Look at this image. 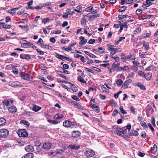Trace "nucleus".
<instances>
[{
    "instance_id": "49",
    "label": "nucleus",
    "mask_w": 158,
    "mask_h": 158,
    "mask_svg": "<svg viewBox=\"0 0 158 158\" xmlns=\"http://www.w3.org/2000/svg\"><path fill=\"white\" fill-rule=\"evenodd\" d=\"M43 7H44L48 6L49 5H51V3L49 2H47V3H41Z\"/></svg>"
},
{
    "instance_id": "41",
    "label": "nucleus",
    "mask_w": 158,
    "mask_h": 158,
    "mask_svg": "<svg viewBox=\"0 0 158 158\" xmlns=\"http://www.w3.org/2000/svg\"><path fill=\"white\" fill-rule=\"evenodd\" d=\"M137 0H126L125 3L127 4H129L136 2Z\"/></svg>"
},
{
    "instance_id": "60",
    "label": "nucleus",
    "mask_w": 158,
    "mask_h": 158,
    "mask_svg": "<svg viewBox=\"0 0 158 158\" xmlns=\"http://www.w3.org/2000/svg\"><path fill=\"white\" fill-rule=\"evenodd\" d=\"M111 58L114 59L116 61L118 62L119 60V57L118 56H112Z\"/></svg>"
},
{
    "instance_id": "37",
    "label": "nucleus",
    "mask_w": 158,
    "mask_h": 158,
    "mask_svg": "<svg viewBox=\"0 0 158 158\" xmlns=\"http://www.w3.org/2000/svg\"><path fill=\"white\" fill-rule=\"evenodd\" d=\"M93 6H91L88 7L86 8L85 11L87 12L91 11L93 10Z\"/></svg>"
},
{
    "instance_id": "23",
    "label": "nucleus",
    "mask_w": 158,
    "mask_h": 158,
    "mask_svg": "<svg viewBox=\"0 0 158 158\" xmlns=\"http://www.w3.org/2000/svg\"><path fill=\"white\" fill-rule=\"evenodd\" d=\"M157 150V146L154 144L152 148H151V152L152 153L155 154Z\"/></svg>"
},
{
    "instance_id": "29",
    "label": "nucleus",
    "mask_w": 158,
    "mask_h": 158,
    "mask_svg": "<svg viewBox=\"0 0 158 158\" xmlns=\"http://www.w3.org/2000/svg\"><path fill=\"white\" fill-rule=\"evenodd\" d=\"M93 108H94L95 111L97 113H99L100 111V109L98 106H96L95 104H93Z\"/></svg>"
},
{
    "instance_id": "17",
    "label": "nucleus",
    "mask_w": 158,
    "mask_h": 158,
    "mask_svg": "<svg viewBox=\"0 0 158 158\" xmlns=\"http://www.w3.org/2000/svg\"><path fill=\"white\" fill-rule=\"evenodd\" d=\"M52 146L51 144L49 143H46L43 144V147L44 149H49Z\"/></svg>"
},
{
    "instance_id": "45",
    "label": "nucleus",
    "mask_w": 158,
    "mask_h": 158,
    "mask_svg": "<svg viewBox=\"0 0 158 158\" xmlns=\"http://www.w3.org/2000/svg\"><path fill=\"white\" fill-rule=\"evenodd\" d=\"M123 82V81L120 79L117 80L116 84L118 86H120Z\"/></svg>"
},
{
    "instance_id": "52",
    "label": "nucleus",
    "mask_w": 158,
    "mask_h": 158,
    "mask_svg": "<svg viewBox=\"0 0 158 158\" xmlns=\"http://www.w3.org/2000/svg\"><path fill=\"white\" fill-rule=\"evenodd\" d=\"M78 80V81L82 83H86V81L84 80V79L83 78L81 77L79 78Z\"/></svg>"
},
{
    "instance_id": "2",
    "label": "nucleus",
    "mask_w": 158,
    "mask_h": 158,
    "mask_svg": "<svg viewBox=\"0 0 158 158\" xmlns=\"http://www.w3.org/2000/svg\"><path fill=\"white\" fill-rule=\"evenodd\" d=\"M115 131L116 133L119 136L124 137L126 136L125 133L127 131L126 129L123 130L121 128H117Z\"/></svg>"
},
{
    "instance_id": "4",
    "label": "nucleus",
    "mask_w": 158,
    "mask_h": 158,
    "mask_svg": "<svg viewBox=\"0 0 158 158\" xmlns=\"http://www.w3.org/2000/svg\"><path fill=\"white\" fill-rule=\"evenodd\" d=\"M9 131L5 129L0 130V140L2 139V138H5L7 137L9 134Z\"/></svg>"
},
{
    "instance_id": "48",
    "label": "nucleus",
    "mask_w": 158,
    "mask_h": 158,
    "mask_svg": "<svg viewBox=\"0 0 158 158\" xmlns=\"http://www.w3.org/2000/svg\"><path fill=\"white\" fill-rule=\"evenodd\" d=\"M119 109L121 112L124 114H126L127 113V112L123 110V107L122 106H120L119 107Z\"/></svg>"
},
{
    "instance_id": "42",
    "label": "nucleus",
    "mask_w": 158,
    "mask_h": 158,
    "mask_svg": "<svg viewBox=\"0 0 158 158\" xmlns=\"http://www.w3.org/2000/svg\"><path fill=\"white\" fill-rule=\"evenodd\" d=\"M43 8V6L41 3H40L39 5L38 6H36L34 7L35 9L36 10H40Z\"/></svg>"
},
{
    "instance_id": "27",
    "label": "nucleus",
    "mask_w": 158,
    "mask_h": 158,
    "mask_svg": "<svg viewBox=\"0 0 158 158\" xmlns=\"http://www.w3.org/2000/svg\"><path fill=\"white\" fill-rule=\"evenodd\" d=\"M34 155L32 153H28L25 155L24 158H33Z\"/></svg>"
},
{
    "instance_id": "55",
    "label": "nucleus",
    "mask_w": 158,
    "mask_h": 158,
    "mask_svg": "<svg viewBox=\"0 0 158 158\" xmlns=\"http://www.w3.org/2000/svg\"><path fill=\"white\" fill-rule=\"evenodd\" d=\"M92 68L94 70L97 71L98 72H101V69L99 68H97L93 66L92 67Z\"/></svg>"
},
{
    "instance_id": "51",
    "label": "nucleus",
    "mask_w": 158,
    "mask_h": 158,
    "mask_svg": "<svg viewBox=\"0 0 158 158\" xmlns=\"http://www.w3.org/2000/svg\"><path fill=\"white\" fill-rule=\"evenodd\" d=\"M25 113L26 115L29 116H31L33 115V113L31 112H28L27 111H25Z\"/></svg>"
},
{
    "instance_id": "9",
    "label": "nucleus",
    "mask_w": 158,
    "mask_h": 158,
    "mask_svg": "<svg viewBox=\"0 0 158 158\" xmlns=\"http://www.w3.org/2000/svg\"><path fill=\"white\" fill-rule=\"evenodd\" d=\"M72 136L73 138L79 137L81 135V133L79 131H73L72 132Z\"/></svg>"
},
{
    "instance_id": "14",
    "label": "nucleus",
    "mask_w": 158,
    "mask_h": 158,
    "mask_svg": "<svg viewBox=\"0 0 158 158\" xmlns=\"http://www.w3.org/2000/svg\"><path fill=\"white\" fill-rule=\"evenodd\" d=\"M135 56H134L133 55H130L125 56L126 59L125 60L128 61L129 60H133L135 59Z\"/></svg>"
},
{
    "instance_id": "34",
    "label": "nucleus",
    "mask_w": 158,
    "mask_h": 158,
    "mask_svg": "<svg viewBox=\"0 0 158 158\" xmlns=\"http://www.w3.org/2000/svg\"><path fill=\"white\" fill-rule=\"evenodd\" d=\"M50 21V19L48 18H44L42 20V22L44 24H46L47 22H49Z\"/></svg>"
},
{
    "instance_id": "21",
    "label": "nucleus",
    "mask_w": 158,
    "mask_h": 158,
    "mask_svg": "<svg viewBox=\"0 0 158 158\" xmlns=\"http://www.w3.org/2000/svg\"><path fill=\"white\" fill-rule=\"evenodd\" d=\"M41 108L40 107L34 105L32 107V110L36 112L40 110Z\"/></svg>"
},
{
    "instance_id": "8",
    "label": "nucleus",
    "mask_w": 158,
    "mask_h": 158,
    "mask_svg": "<svg viewBox=\"0 0 158 158\" xmlns=\"http://www.w3.org/2000/svg\"><path fill=\"white\" fill-rule=\"evenodd\" d=\"M13 102V101L11 99H6L3 101L2 103L3 105L8 106L12 105Z\"/></svg>"
},
{
    "instance_id": "56",
    "label": "nucleus",
    "mask_w": 158,
    "mask_h": 158,
    "mask_svg": "<svg viewBox=\"0 0 158 158\" xmlns=\"http://www.w3.org/2000/svg\"><path fill=\"white\" fill-rule=\"evenodd\" d=\"M72 98L73 100L77 101H79L80 100L79 98L76 95H74L73 97H72Z\"/></svg>"
},
{
    "instance_id": "12",
    "label": "nucleus",
    "mask_w": 158,
    "mask_h": 158,
    "mask_svg": "<svg viewBox=\"0 0 158 158\" xmlns=\"http://www.w3.org/2000/svg\"><path fill=\"white\" fill-rule=\"evenodd\" d=\"M55 56L57 58L61 59L63 61H64V58H65L67 60L70 61V59L68 57L65 56H64L63 55H60L58 54H57Z\"/></svg>"
},
{
    "instance_id": "3",
    "label": "nucleus",
    "mask_w": 158,
    "mask_h": 158,
    "mask_svg": "<svg viewBox=\"0 0 158 158\" xmlns=\"http://www.w3.org/2000/svg\"><path fill=\"white\" fill-rule=\"evenodd\" d=\"M17 134L20 137H26L28 136V133L24 129H21L17 131Z\"/></svg>"
},
{
    "instance_id": "62",
    "label": "nucleus",
    "mask_w": 158,
    "mask_h": 158,
    "mask_svg": "<svg viewBox=\"0 0 158 158\" xmlns=\"http://www.w3.org/2000/svg\"><path fill=\"white\" fill-rule=\"evenodd\" d=\"M141 136L143 138H145L146 136V135L145 131H142L141 132Z\"/></svg>"
},
{
    "instance_id": "10",
    "label": "nucleus",
    "mask_w": 158,
    "mask_h": 158,
    "mask_svg": "<svg viewBox=\"0 0 158 158\" xmlns=\"http://www.w3.org/2000/svg\"><path fill=\"white\" fill-rule=\"evenodd\" d=\"M81 40L79 42V44L81 45L80 47H81L83 45L85 44L87 42V39H85V37L83 36H81L79 37Z\"/></svg>"
},
{
    "instance_id": "5",
    "label": "nucleus",
    "mask_w": 158,
    "mask_h": 158,
    "mask_svg": "<svg viewBox=\"0 0 158 158\" xmlns=\"http://www.w3.org/2000/svg\"><path fill=\"white\" fill-rule=\"evenodd\" d=\"M8 85L12 87H19L21 86V83L18 81H11L9 82Z\"/></svg>"
},
{
    "instance_id": "7",
    "label": "nucleus",
    "mask_w": 158,
    "mask_h": 158,
    "mask_svg": "<svg viewBox=\"0 0 158 158\" xmlns=\"http://www.w3.org/2000/svg\"><path fill=\"white\" fill-rule=\"evenodd\" d=\"M21 77L24 80L29 81L32 77H30L29 74H27L23 72L21 73Z\"/></svg>"
},
{
    "instance_id": "54",
    "label": "nucleus",
    "mask_w": 158,
    "mask_h": 158,
    "mask_svg": "<svg viewBox=\"0 0 158 158\" xmlns=\"http://www.w3.org/2000/svg\"><path fill=\"white\" fill-rule=\"evenodd\" d=\"M71 88L72 90L74 92H77L78 90L76 86H75L74 85V86H71Z\"/></svg>"
},
{
    "instance_id": "33",
    "label": "nucleus",
    "mask_w": 158,
    "mask_h": 158,
    "mask_svg": "<svg viewBox=\"0 0 158 158\" xmlns=\"http://www.w3.org/2000/svg\"><path fill=\"white\" fill-rule=\"evenodd\" d=\"M127 7L126 6H122L118 10V12H122L125 11L127 9Z\"/></svg>"
},
{
    "instance_id": "32",
    "label": "nucleus",
    "mask_w": 158,
    "mask_h": 158,
    "mask_svg": "<svg viewBox=\"0 0 158 158\" xmlns=\"http://www.w3.org/2000/svg\"><path fill=\"white\" fill-rule=\"evenodd\" d=\"M81 24L82 25H86V19L82 18L81 20Z\"/></svg>"
},
{
    "instance_id": "58",
    "label": "nucleus",
    "mask_w": 158,
    "mask_h": 158,
    "mask_svg": "<svg viewBox=\"0 0 158 158\" xmlns=\"http://www.w3.org/2000/svg\"><path fill=\"white\" fill-rule=\"evenodd\" d=\"M68 15H70L69 14V13L68 14V13L66 12L63 14L62 16L64 18L66 19L68 18Z\"/></svg>"
},
{
    "instance_id": "40",
    "label": "nucleus",
    "mask_w": 158,
    "mask_h": 158,
    "mask_svg": "<svg viewBox=\"0 0 158 158\" xmlns=\"http://www.w3.org/2000/svg\"><path fill=\"white\" fill-rule=\"evenodd\" d=\"M154 66L153 65H151L150 66L148 67H147L145 69V71H150L152 69H153L154 68Z\"/></svg>"
},
{
    "instance_id": "25",
    "label": "nucleus",
    "mask_w": 158,
    "mask_h": 158,
    "mask_svg": "<svg viewBox=\"0 0 158 158\" xmlns=\"http://www.w3.org/2000/svg\"><path fill=\"white\" fill-rule=\"evenodd\" d=\"M69 147L72 149H78L80 148L79 146H76L75 145H69Z\"/></svg>"
},
{
    "instance_id": "11",
    "label": "nucleus",
    "mask_w": 158,
    "mask_h": 158,
    "mask_svg": "<svg viewBox=\"0 0 158 158\" xmlns=\"http://www.w3.org/2000/svg\"><path fill=\"white\" fill-rule=\"evenodd\" d=\"M108 50L111 51L110 53V55L112 56L115 54L116 52H118V49L110 47L108 48Z\"/></svg>"
},
{
    "instance_id": "22",
    "label": "nucleus",
    "mask_w": 158,
    "mask_h": 158,
    "mask_svg": "<svg viewBox=\"0 0 158 158\" xmlns=\"http://www.w3.org/2000/svg\"><path fill=\"white\" fill-rule=\"evenodd\" d=\"M63 117V115L60 114H57L54 117V119H58L61 118Z\"/></svg>"
},
{
    "instance_id": "36",
    "label": "nucleus",
    "mask_w": 158,
    "mask_h": 158,
    "mask_svg": "<svg viewBox=\"0 0 158 158\" xmlns=\"http://www.w3.org/2000/svg\"><path fill=\"white\" fill-rule=\"evenodd\" d=\"M40 69L42 70H46L47 69V67L44 64H41L40 65Z\"/></svg>"
},
{
    "instance_id": "38",
    "label": "nucleus",
    "mask_w": 158,
    "mask_h": 158,
    "mask_svg": "<svg viewBox=\"0 0 158 158\" xmlns=\"http://www.w3.org/2000/svg\"><path fill=\"white\" fill-rule=\"evenodd\" d=\"M75 106H76L77 108L80 110H83L84 109L83 107L78 103H77V104H76Z\"/></svg>"
},
{
    "instance_id": "39",
    "label": "nucleus",
    "mask_w": 158,
    "mask_h": 158,
    "mask_svg": "<svg viewBox=\"0 0 158 158\" xmlns=\"http://www.w3.org/2000/svg\"><path fill=\"white\" fill-rule=\"evenodd\" d=\"M129 84L127 82V81H126L123 84L122 87L123 88H127L129 85Z\"/></svg>"
},
{
    "instance_id": "44",
    "label": "nucleus",
    "mask_w": 158,
    "mask_h": 158,
    "mask_svg": "<svg viewBox=\"0 0 158 158\" xmlns=\"http://www.w3.org/2000/svg\"><path fill=\"white\" fill-rule=\"evenodd\" d=\"M128 17L127 15H118V18L119 19H124Z\"/></svg>"
},
{
    "instance_id": "64",
    "label": "nucleus",
    "mask_w": 158,
    "mask_h": 158,
    "mask_svg": "<svg viewBox=\"0 0 158 158\" xmlns=\"http://www.w3.org/2000/svg\"><path fill=\"white\" fill-rule=\"evenodd\" d=\"M132 62L134 65L137 66H139L140 63L137 62L135 60L133 61Z\"/></svg>"
},
{
    "instance_id": "61",
    "label": "nucleus",
    "mask_w": 158,
    "mask_h": 158,
    "mask_svg": "<svg viewBox=\"0 0 158 158\" xmlns=\"http://www.w3.org/2000/svg\"><path fill=\"white\" fill-rule=\"evenodd\" d=\"M148 126L150 128L152 132H153L155 130L154 128L152 127V126H151V124L150 123H148Z\"/></svg>"
},
{
    "instance_id": "57",
    "label": "nucleus",
    "mask_w": 158,
    "mask_h": 158,
    "mask_svg": "<svg viewBox=\"0 0 158 158\" xmlns=\"http://www.w3.org/2000/svg\"><path fill=\"white\" fill-rule=\"evenodd\" d=\"M155 119L154 117L151 118V123L154 126H156Z\"/></svg>"
},
{
    "instance_id": "28",
    "label": "nucleus",
    "mask_w": 158,
    "mask_h": 158,
    "mask_svg": "<svg viewBox=\"0 0 158 158\" xmlns=\"http://www.w3.org/2000/svg\"><path fill=\"white\" fill-rule=\"evenodd\" d=\"M19 27L22 29H23L26 32H27L29 30L28 27V25L23 26L20 25H19Z\"/></svg>"
},
{
    "instance_id": "20",
    "label": "nucleus",
    "mask_w": 158,
    "mask_h": 158,
    "mask_svg": "<svg viewBox=\"0 0 158 158\" xmlns=\"http://www.w3.org/2000/svg\"><path fill=\"white\" fill-rule=\"evenodd\" d=\"M144 50L147 51L149 49V43L148 42L144 41L143 43Z\"/></svg>"
},
{
    "instance_id": "30",
    "label": "nucleus",
    "mask_w": 158,
    "mask_h": 158,
    "mask_svg": "<svg viewBox=\"0 0 158 158\" xmlns=\"http://www.w3.org/2000/svg\"><path fill=\"white\" fill-rule=\"evenodd\" d=\"M41 47L43 48L47 49H48L51 50L52 49V47L48 45H42L41 46Z\"/></svg>"
},
{
    "instance_id": "43",
    "label": "nucleus",
    "mask_w": 158,
    "mask_h": 158,
    "mask_svg": "<svg viewBox=\"0 0 158 158\" xmlns=\"http://www.w3.org/2000/svg\"><path fill=\"white\" fill-rule=\"evenodd\" d=\"M140 124L143 127L145 128L148 127V125H147L146 123L143 121L141 122Z\"/></svg>"
},
{
    "instance_id": "46",
    "label": "nucleus",
    "mask_w": 158,
    "mask_h": 158,
    "mask_svg": "<svg viewBox=\"0 0 158 158\" xmlns=\"http://www.w3.org/2000/svg\"><path fill=\"white\" fill-rule=\"evenodd\" d=\"M142 10L140 9H137L135 12L136 14L138 15H139L140 14H142Z\"/></svg>"
},
{
    "instance_id": "63",
    "label": "nucleus",
    "mask_w": 158,
    "mask_h": 158,
    "mask_svg": "<svg viewBox=\"0 0 158 158\" xmlns=\"http://www.w3.org/2000/svg\"><path fill=\"white\" fill-rule=\"evenodd\" d=\"M132 134L135 136H137L139 135L138 132L136 131H133L132 132Z\"/></svg>"
},
{
    "instance_id": "53",
    "label": "nucleus",
    "mask_w": 158,
    "mask_h": 158,
    "mask_svg": "<svg viewBox=\"0 0 158 158\" xmlns=\"http://www.w3.org/2000/svg\"><path fill=\"white\" fill-rule=\"evenodd\" d=\"M145 73L144 72H142V71H139L138 73V75L139 76H141L142 77H144L145 75Z\"/></svg>"
},
{
    "instance_id": "24",
    "label": "nucleus",
    "mask_w": 158,
    "mask_h": 158,
    "mask_svg": "<svg viewBox=\"0 0 158 158\" xmlns=\"http://www.w3.org/2000/svg\"><path fill=\"white\" fill-rule=\"evenodd\" d=\"M6 123V120L3 118H0V126H2Z\"/></svg>"
},
{
    "instance_id": "26",
    "label": "nucleus",
    "mask_w": 158,
    "mask_h": 158,
    "mask_svg": "<svg viewBox=\"0 0 158 158\" xmlns=\"http://www.w3.org/2000/svg\"><path fill=\"white\" fill-rule=\"evenodd\" d=\"M48 122L50 123L53 125H56L58 123V122L57 120L48 119Z\"/></svg>"
},
{
    "instance_id": "15",
    "label": "nucleus",
    "mask_w": 158,
    "mask_h": 158,
    "mask_svg": "<svg viewBox=\"0 0 158 158\" xmlns=\"http://www.w3.org/2000/svg\"><path fill=\"white\" fill-rule=\"evenodd\" d=\"M135 84L136 86L139 87L142 90H145L146 89V87L141 83L137 82L135 83Z\"/></svg>"
},
{
    "instance_id": "47",
    "label": "nucleus",
    "mask_w": 158,
    "mask_h": 158,
    "mask_svg": "<svg viewBox=\"0 0 158 158\" xmlns=\"http://www.w3.org/2000/svg\"><path fill=\"white\" fill-rule=\"evenodd\" d=\"M136 109L134 107L131 106L130 107V110L133 114H135V110Z\"/></svg>"
},
{
    "instance_id": "35",
    "label": "nucleus",
    "mask_w": 158,
    "mask_h": 158,
    "mask_svg": "<svg viewBox=\"0 0 158 158\" xmlns=\"http://www.w3.org/2000/svg\"><path fill=\"white\" fill-rule=\"evenodd\" d=\"M11 25H10L5 24L4 23H3L2 27L8 29H9Z\"/></svg>"
},
{
    "instance_id": "13",
    "label": "nucleus",
    "mask_w": 158,
    "mask_h": 158,
    "mask_svg": "<svg viewBox=\"0 0 158 158\" xmlns=\"http://www.w3.org/2000/svg\"><path fill=\"white\" fill-rule=\"evenodd\" d=\"M93 51H95L101 53H105L106 52L105 50L102 47H100L98 49H93Z\"/></svg>"
},
{
    "instance_id": "50",
    "label": "nucleus",
    "mask_w": 158,
    "mask_h": 158,
    "mask_svg": "<svg viewBox=\"0 0 158 158\" xmlns=\"http://www.w3.org/2000/svg\"><path fill=\"white\" fill-rule=\"evenodd\" d=\"M134 73L133 72L130 73L128 75L127 78H132L133 77Z\"/></svg>"
},
{
    "instance_id": "19",
    "label": "nucleus",
    "mask_w": 158,
    "mask_h": 158,
    "mask_svg": "<svg viewBox=\"0 0 158 158\" xmlns=\"http://www.w3.org/2000/svg\"><path fill=\"white\" fill-rule=\"evenodd\" d=\"M8 110L10 112L13 113L16 111L17 109L15 106H12L9 107Z\"/></svg>"
},
{
    "instance_id": "16",
    "label": "nucleus",
    "mask_w": 158,
    "mask_h": 158,
    "mask_svg": "<svg viewBox=\"0 0 158 158\" xmlns=\"http://www.w3.org/2000/svg\"><path fill=\"white\" fill-rule=\"evenodd\" d=\"M25 150L27 152H32L34 150V148L33 146L27 145L25 148Z\"/></svg>"
},
{
    "instance_id": "31",
    "label": "nucleus",
    "mask_w": 158,
    "mask_h": 158,
    "mask_svg": "<svg viewBox=\"0 0 158 158\" xmlns=\"http://www.w3.org/2000/svg\"><path fill=\"white\" fill-rule=\"evenodd\" d=\"M21 123L24 124V125H26L27 127H28L30 125V123L27 121L26 120H22L21 121Z\"/></svg>"
},
{
    "instance_id": "1",
    "label": "nucleus",
    "mask_w": 158,
    "mask_h": 158,
    "mask_svg": "<svg viewBox=\"0 0 158 158\" xmlns=\"http://www.w3.org/2000/svg\"><path fill=\"white\" fill-rule=\"evenodd\" d=\"M63 126L66 127H75L77 126V124L75 121L69 120L64 121L63 123Z\"/></svg>"
},
{
    "instance_id": "59",
    "label": "nucleus",
    "mask_w": 158,
    "mask_h": 158,
    "mask_svg": "<svg viewBox=\"0 0 158 158\" xmlns=\"http://www.w3.org/2000/svg\"><path fill=\"white\" fill-rule=\"evenodd\" d=\"M110 102L111 104L115 106L116 104V102L113 100L111 99L110 101Z\"/></svg>"
},
{
    "instance_id": "18",
    "label": "nucleus",
    "mask_w": 158,
    "mask_h": 158,
    "mask_svg": "<svg viewBox=\"0 0 158 158\" xmlns=\"http://www.w3.org/2000/svg\"><path fill=\"white\" fill-rule=\"evenodd\" d=\"M152 76V74L149 73H148L145 74L144 77L147 81H149L151 78Z\"/></svg>"
},
{
    "instance_id": "6",
    "label": "nucleus",
    "mask_w": 158,
    "mask_h": 158,
    "mask_svg": "<svg viewBox=\"0 0 158 158\" xmlns=\"http://www.w3.org/2000/svg\"><path fill=\"white\" fill-rule=\"evenodd\" d=\"M84 154L88 157H92L94 155V152L91 149H88L85 152Z\"/></svg>"
}]
</instances>
